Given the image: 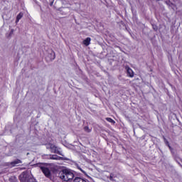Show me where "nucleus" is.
I'll return each instance as SVG.
<instances>
[{
    "label": "nucleus",
    "mask_w": 182,
    "mask_h": 182,
    "mask_svg": "<svg viewBox=\"0 0 182 182\" xmlns=\"http://www.w3.org/2000/svg\"><path fill=\"white\" fill-rule=\"evenodd\" d=\"M126 70L127 72V75L128 76H129V77H133V76H134V73L133 72V70H132V68H130L129 67H126Z\"/></svg>",
    "instance_id": "4"
},
{
    "label": "nucleus",
    "mask_w": 182,
    "mask_h": 182,
    "mask_svg": "<svg viewBox=\"0 0 182 182\" xmlns=\"http://www.w3.org/2000/svg\"><path fill=\"white\" fill-rule=\"evenodd\" d=\"M59 177L63 181H72L75 178V173L70 169H63L59 173Z\"/></svg>",
    "instance_id": "1"
},
{
    "label": "nucleus",
    "mask_w": 182,
    "mask_h": 182,
    "mask_svg": "<svg viewBox=\"0 0 182 182\" xmlns=\"http://www.w3.org/2000/svg\"><path fill=\"white\" fill-rule=\"evenodd\" d=\"M50 5H53V2H51V3H50Z\"/></svg>",
    "instance_id": "19"
},
{
    "label": "nucleus",
    "mask_w": 182,
    "mask_h": 182,
    "mask_svg": "<svg viewBox=\"0 0 182 182\" xmlns=\"http://www.w3.org/2000/svg\"><path fill=\"white\" fill-rule=\"evenodd\" d=\"M154 31H157V27H156V26L154 27Z\"/></svg>",
    "instance_id": "16"
},
{
    "label": "nucleus",
    "mask_w": 182,
    "mask_h": 182,
    "mask_svg": "<svg viewBox=\"0 0 182 182\" xmlns=\"http://www.w3.org/2000/svg\"><path fill=\"white\" fill-rule=\"evenodd\" d=\"M77 167L78 170L82 171V173H83L84 174H86V172L85 171H83V169H82V168H80V166H77Z\"/></svg>",
    "instance_id": "14"
},
{
    "label": "nucleus",
    "mask_w": 182,
    "mask_h": 182,
    "mask_svg": "<svg viewBox=\"0 0 182 182\" xmlns=\"http://www.w3.org/2000/svg\"><path fill=\"white\" fill-rule=\"evenodd\" d=\"M49 146L50 149L52 151V153H57V154H60V156H63L60 151H58V147H56V146L52 144H49Z\"/></svg>",
    "instance_id": "3"
},
{
    "label": "nucleus",
    "mask_w": 182,
    "mask_h": 182,
    "mask_svg": "<svg viewBox=\"0 0 182 182\" xmlns=\"http://www.w3.org/2000/svg\"><path fill=\"white\" fill-rule=\"evenodd\" d=\"M73 182H90L87 180L83 179L82 178L77 177L74 179Z\"/></svg>",
    "instance_id": "8"
},
{
    "label": "nucleus",
    "mask_w": 182,
    "mask_h": 182,
    "mask_svg": "<svg viewBox=\"0 0 182 182\" xmlns=\"http://www.w3.org/2000/svg\"><path fill=\"white\" fill-rule=\"evenodd\" d=\"M22 16H23V14L20 13L19 14L17 15L16 20V23H18L21 19H22Z\"/></svg>",
    "instance_id": "9"
},
{
    "label": "nucleus",
    "mask_w": 182,
    "mask_h": 182,
    "mask_svg": "<svg viewBox=\"0 0 182 182\" xmlns=\"http://www.w3.org/2000/svg\"><path fill=\"white\" fill-rule=\"evenodd\" d=\"M109 179L113 180V177L110 176Z\"/></svg>",
    "instance_id": "18"
},
{
    "label": "nucleus",
    "mask_w": 182,
    "mask_h": 182,
    "mask_svg": "<svg viewBox=\"0 0 182 182\" xmlns=\"http://www.w3.org/2000/svg\"><path fill=\"white\" fill-rule=\"evenodd\" d=\"M90 41H92V38L87 37L83 41V43L85 45V46H89V45H90Z\"/></svg>",
    "instance_id": "7"
},
{
    "label": "nucleus",
    "mask_w": 182,
    "mask_h": 182,
    "mask_svg": "<svg viewBox=\"0 0 182 182\" xmlns=\"http://www.w3.org/2000/svg\"><path fill=\"white\" fill-rule=\"evenodd\" d=\"M77 167L78 170L82 171V173H83L84 174H86V172L85 171H83V169H82V168H80V166H77Z\"/></svg>",
    "instance_id": "13"
},
{
    "label": "nucleus",
    "mask_w": 182,
    "mask_h": 182,
    "mask_svg": "<svg viewBox=\"0 0 182 182\" xmlns=\"http://www.w3.org/2000/svg\"><path fill=\"white\" fill-rule=\"evenodd\" d=\"M48 58H50V60H55V58H56V55L55 54V52L53 50H51L50 53L48 54Z\"/></svg>",
    "instance_id": "5"
},
{
    "label": "nucleus",
    "mask_w": 182,
    "mask_h": 182,
    "mask_svg": "<svg viewBox=\"0 0 182 182\" xmlns=\"http://www.w3.org/2000/svg\"><path fill=\"white\" fill-rule=\"evenodd\" d=\"M22 161L19 159H16L11 163V167H15V166H18V164H21Z\"/></svg>",
    "instance_id": "6"
},
{
    "label": "nucleus",
    "mask_w": 182,
    "mask_h": 182,
    "mask_svg": "<svg viewBox=\"0 0 182 182\" xmlns=\"http://www.w3.org/2000/svg\"><path fill=\"white\" fill-rule=\"evenodd\" d=\"M51 159L53 160H59V156H56V155H53Z\"/></svg>",
    "instance_id": "12"
},
{
    "label": "nucleus",
    "mask_w": 182,
    "mask_h": 182,
    "mask_svg": "<svg viewBox=\"0 0 182 182\" xmlns=\"http://www.w3.org/2000/svg\"><path fill=\"white\" fill-rule=\"evenodd\" d=\"M107 122H109V123H112V124H114V123H116V122H114V120H113V119L112 118H106Z\"/></svg>",
    "instance_id": "10"
},
{
    "label": "nucleus",
    "mask_w": 182,
    "mask_h": 182,
    "mask_svg": "<svg viewBox=\"0 0 182 182\" xmlns=\"http://www.w3.org/2000/svg\"><path fill=\"white\" fill-rule=\"evenodd\" d=\"M85 132H87V133H90L91 130L89 129V127H84Z\"/></svg>",
    "instance_id": "11"
},
{
    "label": "nucleus",
    "mask_w": 182,
    "mask_h": 182,
    "mask_svg": "<svg viewBox=\"0 0 182 182\" xmlns=\"http://www.w3.org/2000/svg\"><path fill=\"white\" fill-rule=\"evenodd\" d=\"M41 171H43V174L47 177L48 178H50L51 174H50V170L46 167H41Z\"/></svg>",
    "instance_id": "2"
},
{
    "label": "nucleus",
    "mask_w": 182,
    "mask_h": 182,
    "mask_svg": "<svg viewBox=\"0 0 182 182\" xmlns=\"http://www.w3.org/2000/svg\"><path fill=\"white\" fill-rule=\"evenodd\" d=\"M62 159V160H68V159H66V158H61Z\"/></svg>",
    "instance_id": "17"
},
{
    "label": "nucleus",
    "mask_w": 182,
    "mask_h": 182,
    "mask_svg": "<svg viewBox=\"0 0 182 182\" xmlns=\"http://www.w3.org/2000/svg\"><path fill=\"white\" fill-rule=\"evenodd\" d=\"M166 146H168V147H169L170 149H171V146H170V144H168V141H166Z\"/></svg>",
    "instance_id": "15"
}]
</instances>
